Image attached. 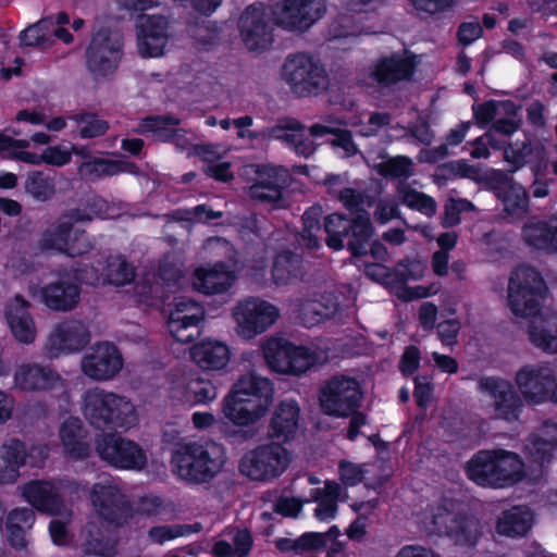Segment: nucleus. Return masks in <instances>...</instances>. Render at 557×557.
Instances as JSON below:
<instances>
[{
    "mask_svg": "<svg viewBox=\"0 0 557 557\" xmlns=\"http://www.w3.org/2000/svg\"><path fill=\"white\" fill-rule=\"evenodd\" d=\"M226 459L222 445L189 441L175 446L171 462L180 479L190 484H206L222 471Z\"/></svg>",
    "mask_w": 557,
    "mask_h": 557,
    "instance_id": "obj_5",
    "label": "nucleus"
},
{
    "mask_svg": "<svg viewBox=\"0 0 557 557\" xmlns=\"http://www.w3.org/2000/svg\"><path fill=\"white\" fill-rule=\"evenodd\" d=\"M523 243L532 250L557 252V220L531 219L521 230Z\"/></svg>",
    "mask_w": 557,
    "mask_h": 557,
    "instance_id": "obj_28",
    "label": "nucleus"
},
{
    "mask_svg": "<svg viewBox=\"0 0 557 557\" xmlns=\"http://www.w3.org/2000/svg\"><path fill=\"white\" fill-rule=\"evenodd\" d=\"M73 226L71 223H59L53 230L46 231L40 239V247L44 250H58L70 257L81 256L86 247H77L72 240Z\"/></svg>",
    "mask_w": 557,
    "mask_h": 557,
    "instance_id": "obj_40",
    "label": "nucleus"
},
{
    "mask_svg": "<svg viewBox=\"0 0 557 557\" xmlns=\"http://www.w3.org/2000/svg\"><path fill=\"white\" fill-rule=\"evenodd\" d=\"M44 163L53 166H63L71 161V153L60 145L49 146L41 153Z\"/></svg>",
    "mask_w": 557,
    "mask_h": 557,
    "instance_id": "obj_62",
    "label": "nucleus"
},
{
    "mask_svg": "<svg viewBox=\"0 0 557 557\" xmlns=\"http://www.w3.org/2000/svg\"><path fill=\"white\" fill-rule=\"evenodd\" d=\"M274 385L255 372L243 374L224 397L222 411L237 426L260 420L273 403Z\"/></svg>",
    "mask_w": 557,
    "mask_h": 557,
    "instance_id": "obj_3",
    "label": "nucleus"
},
{
    "mask_svg": "<svg viewBox=\"0 0 557 557\" xmlns=\"http://www.w3.org/2000/svg\"><path fill=\"white\" fill-rule=\"evenodd\" d=\"M288 463V450L283 445L272 442L245 453L239 470L253 481H269L280 476Z\"/></svg>",
    "mask_w": 557,
    "mask_h": 557,
    "instance_id": "obj_11",
    "label": "nucleus"
},
{
    "mask_svg": "<svg viewBox=\"0 0 557 557\" xmlns=\"http://www.w3.org/2000/svg\"><path fill=\"white\" fill-rule=\"evenodd\" d=\"M323 230L327 237L329 248L339 251L345 247L354 258L366 257L369 240L374 235V227L367 210H360L357 215L331 213L324 218Z\"/></svg>",
    "mask_w": 557,
    "mask_h": 557,
    "instance_id": "obj_7",
    "label": "nucleus"
},
{
    "mask_svg": "<svg viewBox=\"0 0 557 557\" xmlns=\"http://www.w3.org/2000/svg\"><path fill=\"white\" fill-rule=\"evenodd\" d=\"M470 144L473 146L470 156L474 159L488 158L491 154L488 147L500 148L499 143L491 132H486L484 135L476 137Z\"/></svg>",
    "mask_w": 557,
    "mask_h": 557,
    "instance_id": "obj_58",
    "label": "nucleus"
},
{
    "mask_svg": "<svg viewBox=\"0 0 557 557\" xmlns=\"http://www.w3.org/2000/svg\"><path fill=\"white\" fill-rule=\"evenodd\" d=\"M465 472L478 486L490 488L510 487L525 476L520 455L503 448L476 451L466 463Z\"/></svg>",
    "mask_w": 557,
    "mask_h": 557,
    "instance_id": "obj_4",
    "label": "nucleus"
},
{
    "mask_svg": "<svg viewBox=\"0 0 557 557\" xmlns=\"http://www.w3.org/2000/svg\"><path fill=\"white\" fill-rule=\"evenodd\" d=\"M221 211H214L207 205H198L193 209H177L172 216L181 222L209 223L210 221L222 218Z\"/></svg>",
    "mask_w": 557,
    "mask_h": 557,
    "instance_id": "obj_49",
    "label": "nucleus"
},
{
    "mask_svg": "<svg viewBox=\"0 0 557 557\" xmlns=\"http://www.w3.org/2000/svg\"><path fill=\"white\" fill-rule=\"evenodd\" d=\"M417 67L413 54L393 52L380 58L372 71V78L381 86L389 87L399 82L409 81Z\"/></svg>",
    "mask_w": 557,
    "mask_h": 557,
    "instance_id": "obj_23",
    "label": "nucleus"
},
{
    "mask_svg": "<svg viewBox=\"0 0 557 557\" xmlns=\"http://www.w3.org/2000/svg\"><path fill=\"white\" fill-rule=\"evenodd\" d=\"M96 451L101 460L117 469L139 470L147 462L146 454L137 443L116 434L97 438Z\"/></svg>",
    "mask_w": 557,
    "mask_h": 557,
    "instance_id": "obj_14",
    "label": "nucleus"
},
{
    "mask_svg": "<svg viewBox=\"0 0 557 557\" xmlns=\"http://www.w3.org/2000/svg\"><path fill=\"white\" fill-rule=\"evenodd\" d=\"M44 304L51 310L66 312L73 310L81 297V287L69 275H60L54 282L41 288Z\"/></svg>",
    "mask_w": 557,
    "mask_h": 557,
    "instance_id": "obj_27",
    "label": "nucleus"
},
{
    "mask_svg": "<svg viewBox=\"0 0 557 557\" xmlns=\"http://www.w3.org/2000/svg\"><path fill=\"white\" fill-rule=\"evenodd\" d=\"M322 209L319 206L309 207L302 214V231L300 233L304 245L309 249L319 248L318 232L321 231Z\"/></svg>",
    "mask_w": 557,
    "mask_h": 557,
    "instance_id": "obj_47",
    "label": "nucleus"
},
{
    "mask_svg": "<svg viewBox=\"0 0 557 557\" xmlns=\"http://www.w3.org/2000/svg\"><path fill=\"white\" fill-rule=\"evenodd\" d=\"M399 216L398 203L389 199H380L374 211V219L379 224H386Z\"/></svg>",
    "mask_w": 557,
    "mask_h": 557,
    "instance_id": "obj_63",
    "label": "nucleus"
},
{
    "mask_svg": "<svg viewBox=\"0 0 557 557\" xmlns=\"http://www.w3.org/2000/svg\"><path fill=\"white\" fill-rule=\"evenodd\" d=\"M479 387L493 399L494 413L497 419L515 422L523 410V400L511 382L499 376H484Z\"/></svg>",
    "mask_w": 557,
    "mask_h": 557,
    "instance_id": "obj_17",
    "label": "nucleus"
},
{
    "mask_svg": "<svg viewBox=\"0 0 557 557\" xmlns=\"http://www.w3.org/2000/svg\"><path fill=\"white\" fill-rule=\"evenodd\" d=\"M290 178L288 170L282 165H258L255 182L249 187V196L253 200L281 208L284 190L289 186Z\"/></svg>",
    "mask_w": 557,
    "mask_h": 557,
    "instance_id": "obj_16",
    "label": "nucleus"
},
{
    "mask_svg": "<svg viewBox=\"0 0 557 557\" xmlns=\"http://www.w3.org/2000/svg\"><path fill=\"white\" fill-rule=\"evenodd\" d=\"M317 354L307 346L293 343L292 358L287 361V374L299 375L308 371L317 362Z\"/></svg>",
    "mask_w": 557,
    "mask_h": 557,
    "instance_id": "obj_48",
    "label": "nucleus"
},
{
    "mask_svg": "<svg viewBox=\"0 0 557 557\" xmlns=\"http://www.w3.org/2000/svg\"><path fill=\"white\" fill-rule=\"evenodd\" d=\"M431 524L438 535L447 536L458 546L472 548L483 536L481 520L469 512H453L443 505L432 509Z\"/></svg>",
    "mask_w": 557,
    "mask_h": 557,
    "instance_id": "obj_9",
    "label": "nucleus"
},
{
    "mask_svg": "<svg viewBox=\"0 0 557 557\" xmlns=\"http://www.w3.org/2000/svg\"><path fill=\"white\" fill-rule=\"evenodd\" d=\"M483 35V28L479 22H462L458 26L457 39L458 42L467 47L474 42Z\"/></svg>",
    "mask_w": 557,
    "mask_h": 557,
    "instance_id": "obj_60",
    "label": "nucleus"
},
{
    "mask_svg": "<svg viewBox=\"0 0 557 557\" xmlns=\"http://www.w3.org/2000/svg\"><path fill=\"white\" fill-rule=\"evenodd\" d=\"M22 495L42 513L59 515L64 506L59 488L50 481H30L24 485Z\"/></svg>",
    "mask_w": 557,
    "mask_h": 557,
    "instance_id": "obj_26",
    "label": "nucleus"
},
{
    "mask_svg": "<svg viewBox=\"0 0 557 557\" xmlns=\"http://www.w3.org/2000/svg\"><path fill=\"white\" fill-rule=\"evenodd\" d=\"M123 367L122 355L113 343H97L82 360L83 373L97 381L115 376Z\"/></svg>",
    "mask_w": 557,
    "mask_h": 557,
    "instance_id": "obj_20",
    "label": "nucleus"
},
{
    "mask_svg": "<svg viewBox=\"0 0 557 557\" xmlns=\"http://www.w3.org/2000/svg\"><path fill=\"white\" fill-rule=\"evenodd\" d=\"M546 283L534 267L518 265L509 277L508 304L516 317L534 318L528 329L530 342L544 352H557V314L541 312Z\"/></svg>",
    "mask_w": 557,
    "mask_h": 557,
    "instance_id": "obj_2",
    "label": "nucleus"
},
{
    "mask_svg": "<svg viewBox=\"0 0 557 557\" xmlns=\"http://www.w3.org/2000/svg\"><path fill=\"white\" fill-rule=\"evenodd\" d=\"M82 410L88 423L102 431L128 430L138 422L135 406L129 399L98 387L84 393Z\"/></svg>",
    "mask_w": 557,
    "mask_h": 557,
    "instance_id": "obj_6",
    "label": "nucleus"
},
{
    "mask_svg": "<svg viewBox=\"0 0 557 557\" xmlns=\"http://www.w3.org/2000/svg\"><path fill=\"white\" fill-rule=\"evenodd\" d=\"M60 375L48 366L26 363L20 366L14 374V381L23 391H49L60 381Z\"/></svg>",
    "mask_w": 557,
    "mask_h": 557,
    "instance_id": "obj_32",
    "label": "nucleus"
},
{
    "mask_svg": "<svg viewBox=\"0 0 557 557\" xmlns=\"http://www.w3.org/2000/svg\"><path fill=\"white\" fill-rule=\"evenodd\" d=\"M281 77L299 98L319 96L330 85L324 65L307 52L289 54L282 65Z\"/></svg>",
    "mask_w": 557,
    "mask_h": 557,
    "instance_id": "obj_8",
    "label": "nucleus"
},
{
    "mask_svg": "<svg viewBox=\"0 0 557 557\" xmlns=\"http://www.w3.org/2000/svg\"><path fill=\"white\" fill-rule=\"evenodd\" d=\"M76 153L83 158H88V160L84 161L79 165L78 170L81 174L89 181H97L102 177L114 176L126 172L131 166H135L133 163L125 161L90 157L89 153L85 151V149H82V151H76Z\"/></svg>",
    "mask_w": 557,
    "mask_h": 557,
    "instance_id": "obj_38",
    "label": "nucleus"
},
{
    "mask_svg": "<svg viewBox=\"0 0 557 557\" xmlns=\"http://www.w3.org/2000/svg\"><path fill=\"white\" fill-rule=\"evenodd\" d=\"M533 148L529 139L509 144L504 150L505 160L511 163L515 169H521L528 163V158L532 154Z\"/></svg>",
    "mask_w": 557,
    "mask_h": 557,
    "instance_id": "obj_52",
    "label": "nucleus"
},
{
    "mask_svg": "<svg viewBox=\"0 0 557 557\" xmlns=\"http://www.w3.org/2000/svg\"><path fill=\"white\" fill-rule=\"evenodd\" d=\"M169 22L163 15H141L138 24L137 46L144 58L163 55L168 44Z\"/></svg>",
    "mask_w": 557,
    "mask_h": 557,
    "instance_id": "obj_22",
    "label": "nucleus"
},
{
    "mask_svg": "<svg viewBox=\"0 0 557 557\" xmlns=\"http://www.w3.org/2000/svg\"><path fill=\"white\" fill-rule=\"evenodd\" d=\"M69 119L76 123L79 137L83 139L103 136L109 129V123L92 112L82 111L72 114Z\"/></svg>",
    "mask_w": 557,
    "mask_h": 557,
    "instance_id": "obj_46",
    "label": "nucleus"
},
{
    "mask_svg": "<svg viewBox=\"0 0 557 557\" xmlns=\"http://www.w3.org/2000/svg\"><path fill=\"white\" fill-rule=\"evenodd\" d=\"M72 272L74 280L91 286H124L132 283L136 275L133 264L122 255L107 257L101 272L92 265L79 262L72 268Z\"/></svg>",
    "mask_w": 557,
    "mask_h": 557,
    "instance_id": "obj_13",
    "label": "nucleus"
},
{
    "mask_svg": "<svg viewBox=\"0 0 557 557\" xmlns=\"http://www.w3.org/2000/svg\"><path fill=\"white\" fill-rule=\"evenodd\" d=\"M29 302L23 296L16 295L5 308V320L14 338L23 344L35 341L36 330L28 311Z\"/></svg>",
    "mask_w": 557,
    "mask_h": 557,
    "instance_id": "obj_31",
    "label": "nucleus"
},
{
    "mask_svg": "<svg viewBox=\"0 0 557 557\" xmlns=\"http://www.w3.org/2000/svg\"><path fill=\"white\" fill-rule=\"evenodd\" d=\"M91 502L99 517L115 527L123 525L131 517L132 506L115 486L96 483Z\"/></svg>",
    "mask_w": 557,
    "mask_h": 557,
    "instance_id": "obj_21",
    "label": "nucleus"
},
{
    "mask_svg": "<svg viewBox=\"0 0 557 557\" xmlns=\"http://www.w3.org/2000/svg\"><path fill=\"white\" fill-rule=\"evenodd\" d=\"M190 356L193 361L203 370H220L230 360V349L223 343L207 341L194 345Z\"/></svg>",
    "mask_w": 557,
    "mask_h": 557,
    "instance_id": "obj_37",
    "label": "nucleus"
},
{
    "mask_svg": "<svg viewBox=\"0 0 557 557\" xmlns=\"http://www.w3.org/2000/svg\"><path fill=\"white\" fill-rule=\"evenodd\" d=\"M235 281L234 271L223 261L215 262L209 269L200 267L195 271V287L206 295L224 294Z\"/></svg>",
    "mask_w": 557,
    "mask_h": 557,
    "instance_id": "obj_29",
    "label": "nucleus"
},
{
    "mask_svg": "<svg viewBox=\"0 0 557 557\" xmlns=\"http://www.w3.org/2000/svg\"><path fill=\"white\" fill-rule=\"evenodd\" d=\"M300 553L321 550L326 546V534L320 532H305L297 539Z\"/></svg>",
    "mask_w": 557,
    "mask_h": 557,
    "instance_id": "obj_64",
    "label": "nucleus"
},
{
    "mask_svg": "<svg viewBox=\"0 0 557 557\" xmlns=\"http://www.w3.org/2000/svg\"><path fill=\"white\" fill-rule=\"evenodd\" d=\"M36 516L32 508L17 507L12 509L5 521L8 543L15 550H23L27 547L26 532L35 523Z\"/></svg>",
    "mask_w": 557,
    "mask_h": 557,
    "instance_id": "obj_34",
    "label": "nucleus"
},
{
    "mask_svg": "<svg viewBox=\"0 0 557 557\" xmlns=\"http://www.w3.org/2000/svg\"><path fill=\"white\" fill-rule=\"evenodd\" d=\"M90 341V333L85 324L77 320L58 323L49 336L51 349L58 352H76L83 350Z\"/></svg>",
    "mask_w": 557,
    "mask_h": 557,
    "instance_id": "obj_25",
    "label": "nucleus"
},
{
    "mask_svg": "<svg viewBox=\"0 0 557 557\" xmlns=\"http://www.w3.org/2000/svg\"><path fill=\"white\" fill-rule=\"evenodd\" d=\"M338 470L341 481L347 486H356L363 479V470L361 467L348 460H341Z\"/></svg>",
    "mask_w": 557,
    "mask_h": 557,
    "instance_id": "obj_59",
    "label": "nucleus"
},
{
    "mask_svg": "<svg viewBox=\"0 0 557 557\" xmlns=\"http://www.w3.org/2000/svg\"><path fill=\"white\" fill-rule=\"evenodd\" d=\"M124 48L123 34L111 27H100L91 35L86 49V66L95 76L106 77L113 74L122 60Z\"/></svg>",
    "mask_w": 557,
    "mask_h": 557,
    "instance_id": "obj_10",
    "label": "nucleus"
},
{
    "mask_svg": "<svg viewBox=\"0 0 557 557\" xmlns=\"http://www.w3.org/2000/svg\"><path fill=\"white\" fill-rule=\"evenodd\" d=\"M271 274L276 285H288L300 280L305 274L302 257L289 249L277 252L273 260Z\"/></svg>",
    "mask_w": 557,
    "mask_h": 557,
    "instance_id": "obj_36",
    "label": "nucleus"
},
{
    "mask_svg": "<svg viewBox=\"0 0 557 557\" xmlns=\"http://www.w3.org/2000/svg\"><path fill=\"white\" fill-rule=\"evenodd\" d=\"M337 198L344 205V207L351 213H355V215H357L360 212V210H364L362 208L363 196L360 191H358L355 188H343L342 190H339Z\"/></svg>",
    "mask_w": 557,
    "mask_h": 557,
    "instance_id": "obj_61",
    "label": "nucleus"
},
{
    "mask_svg": "<svg viewBox=\"0 0 557 557\" xmlns=\"http://www.w3.org/2000/svg\"><path fill=\"white\" fill-rule=\"evenodd\" d=\"M300 408L296 400H282L275 408L268 425V436L283 445L292 441L298 429Z\"/></svg>",
    "mask_w": 557,
    "mask_h": 557,
    "instance_id": "obj_24",
    "label": "nucleus"
},
{
    "mask_svg": "<svg viewBox=\"0 0 557 557\" xmlns=\"http://www.w3.org/2000/svg\"><path fill=\"white\" fill-rule=\"evenodd\" d=\"M473 117L481 128H485L488 124H493L497 115V102L494 99L486 100L479 104L472 106Z\"/></svg>",
    "mask_w": 557,
    "mask_h": 557,
    "instance_id": "obj_54",
    "label": "nucleus"
},
{
    "mask_svg": "<svg viewBox=\"0 0 557 557\" xmlns=\"http://www.w3.org/2000/svg\"><path fill=\"white\" fill-rule=\"evenodd\" d=\"M216 386L210 379L191 376L184 389V397L190 405H207L216 398Z\"/></svg>",
    "mask_w": 557,
    "mask_h": 557,
    "instance_id": "obj_45",
    "label": "nucleus"
},
{
    "mask_svg": "<svg viewBox=\"0 0 557 557\" xmlns=\"http://www.w3.org/2000/svg\"><path fill=\"white\" fill-rule=\"evenodd\" d=\"M412 164L409 157L397 156L382 162L379 166V173L384 177H408L412 173Z\"/></svg>",
    "mask_w": 557,
    "mask_h": 557,
    "instance_id": "obj_50",
    "label": "nucleus"
},
{
    "mask_svg": "<svg viewBox=\"0 0 557 557\" xmlns=\"http://www.w3.org/2000/svg\"><path fill=\"white\" fill-rule=\"evenodd\" d=\"M362 391L354 377L334 376L321 389L320 407L323 413L335 418H347L359 409Z\"/></svg>",
    "mask_w": 557,
    "mask_h": 557,
    "instance_id": "obj_12",
    "label": "nucleus"
},
{
    "mask_svg": "<svg viewBox=\"0 0 557 557\" xmlns=\"http://www.w3.org/2000/svg\"><path fill=\"white\" fill-rule=\"evenodd\" d=\"M60 438L66 456L74 460H84L90 455V447L84 441V426L78 418L65 420L60 428Z\"/></svg>",
    "mask_w": 557,
    "mask_h": 557,
    "instance_id": "obj_35",
    "label": "nucleus"
},
{
    "mask_svg": "<svg viewBox=\"0 0 557 557\" xmlns=\"http://www.w3.org/2000/svg\"><path fill=\"white\" fill-rule=\"evenodd\" d=\"M421 351L414 345L406 347L399 360V371L403 376L408 377L412 375L420 367Z\"/></svg>",
    "mask_w": 557,
    "mask_h": 557,
    "instance_id": "obj_56",
    "label": "nucleus"
},
{
    "mask_svg": "<svg viewBox=\"0 0 557 557\" xmlns=\"http://www.w3.org/2000/svg\"><path fill=\"white\" fill-rule=\"evenodd\" d=\"M293 343L283 337L268 338L261 345L268 367L277 373L287 374L286 362L292 358Z\"/></svg>",
    "mask_w": 557,
    "mask_h": 557,
    "instance_id": "obj_42",
    "label": "nucleus"
},
{
    "mask_svg": "<svg viewBox=\"0 0 557 557\" xmlns=\"http://www.w3.org/2000/svg\"><path fill=\"white\" fill-rule=\"evenodd\" d=\"M45 23V21H40L22 30L20 34L21 45L26 47H44L47 42V37L42 29Z\"/></svg>",
    "mask_w": 557,
    "mask_h": 557,
    "instance_id": "obj_57",
    "label": "nucleus"
},
{
    "mask_svg": "<svg viewBox=\"0 0 557 557\" xmlns=\"http://www.w3.org/2000/svg\"><path fill=\"white\" fill-rule=\"evenodd\" d=\"M555 381H557L556 371L548 366L527 364L516 374V384L530 405L549 401Z\"/></svg>",
    "mask_w": 557,
    "mask_h": 557,
    "instance_id": "obj_18",
    "label": "nucleus"
},
{
    "mask_svg": "<svg viewBox=\"0 0 557 557\" xmlns=\"http://www.w3.org/2000/svg\"><path fill=\"white\" fill-rule=\"evenodd\" d=\"M205 320L203 307L191 298H175L174 308L168 319L172 337L183 344L194 342L200 335V324Z\"/></svg>",
    "mask_w": 557,
    "mask_h": 557,
    "instance_id": "obj_15",
    "label": "nucleus"
},
{
    "mask_svg": "<svg viewBox=\"0 0 557 557\" xmlns=\"http://www.w3.org/2000/svg\"><path fill=\"white\" fill-rule=\"evenodd\" d=\"M325 12L324 0H283L273 8L272 18L268 8L256 2L242 13L238 29L249 51H264L273 42V23L285 30L304 33Z\"/></svg>",
    "mask_w": 557,
    "mask_h": 557,
    "instance_id": "obj_1",
    "label": "nucleus"
},
{
    "mask_svg": "<svg viewBox=\"0 0 557 557\" xmlns=\"http://www.w3.org/2000/svg\"><path fill=\"white\" fill-rule=\"evenodd\" d=\"M24 194L35 202L51 201L57 194L55 177L41 170H30L24 176L22 184Z\"/></svg>",
    "mask_w": 557,
    "mask_h": 557,
    "instance_id": "obj_39",
    "label": "nucleus"
},
{
    "mask_svg": "<svg viewBox=\"0 0 557 557\" xmlns=\"http://www.w3.org/2000/svg\"><path fill=\"white\" fill-rule=\"evenodd\" d=\"M484 183L494 191L496 197L508 190L516 182L500 170H491L483 177Z\"/></svg>",
    "mask_w": 557,
    "mask_h": 557,
    "instance_id": "obj_55",
    "label": "nucleus"
},
{
    "mask_svg": "<svg viewBox=\"0 0 557 557\" xmlns=\"http://www.w3.org/2000/svg\"><path fill=\"white\" fill-rule=\"evenodd\" d=\"M497 198L502 201L506 214L512 219H523L529 213V194L519 183H515Z\"/></svg>",
    "mask_w": 557,
    "mask_h": 557,
    "instance_id": "obj_44",
    "label": "nucleus"
},
{
    "mask_svg": "<svg viewBox=\"0 0 557 557\" xmlns=\"http://www.w3.org/2000/svg\"><path fill=\"white\" fill-rule=\"evenodd\" d=\"M27 449L23 441L11 438L0 447V483H14L20 476L21 467L25 466Z\"/></svg>",
    "mask_w": 557,
    "mask_h": 557,
    "instance_id": "obj_33",
    "label": "nucleus"
},
{
    "mask_svg": "<svg viewBox=\"0 0 557 557\" xmlns=\"http://www.w3.org/2000/svg\"><path fill=\"white\" fill-rule=\"evenodd\" d=\"M413 397L416 404L420 409L426 410L431 403L433 384L428 375H417L413 379Z\"/></svg>",
    "mask_w": 557,
    "mask_h": 557,
    "instance_id": "obj_53",
    "label": "nucleus"
},
{
    "mask_svg": "<svg viewBox=\"0 0 557 557\" xmlns=\"http://www.w3.org/2000/svg\"><path fill=\"white\" fill-rule=\"evenodd\" d=\"M533 522L534 513L527 505H515L499 513L495 531L509 539L524 537L532 530Z\"/></svg>",
    "mask_w": 557,
    "mask_h": 557,
    "instance_id": "obj_30",
    "label": "nucleus"
},
{
    "mask_svg": "<svg viewBox=\"0 0 557 557\" xmlns=\"http://www.w3.org/2000/svg\"><path fill=\"white\" fill-rule=\"evenodd\" d=\"M527 449L533 462H550L557 449V424L545 422L541 434L533 435Z\"/></svg>",
    "mask_w": 557,
    "mask_h": 557,
    "instance_id": "obj_41",
    "label": "nucleus"
},
{
    "mask_svg": "<svg viewBox=\"0 0 557 557\" xmlns=\"http://www.w3.org/2000/svg\"><path fill=\"white\" fill-rule=\"evenodd\" d=\"M234 317L245 337L265 332L278 318L277 308L267 300L247 298L238 304Z\"/></svg>",
    "mask_w": 557,
    "mask_h": 557,
    "instance_id": "obj_19",
    "label": "nucleus"
},
{
    "mask_svg": "<svg viewBox=\"0 0 557 557\" xmlns=\"http://www.w3.org/2000/svg\"><path fill=\"white\" fill-rule=\"evenodd\" d=\"M473 203L468 199L449 198L444 206L442 225L454 227L461 222V213L473 209Z\"/></svg>",
    "mask_w": 557,
    "mask_h": 557,
    "instance_id": "obj_51",
    "label": "nucleus"
},
{
    "mask_svg": "<svg viewBox=\"0 0 557 557\" xmlns=\"http://www.w3.org/2000/svg\"><path fill=\"white\" fill-rule=\"evenodd\" d=\"M180 124L177 117L171 115H150L140 120L141 133H149L152 137L162 143H170Z\"/></svg>",
    "mask_w": 557,
    "mask_h": 557,
    "instance_id": "obj_43",
    "label": "nucleus"
}]
</instances>
